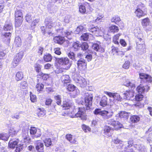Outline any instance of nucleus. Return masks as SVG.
Segmentation results:
<instances>
[{"instance_id": "obj_36", "label": "nucleus", "mask_w": 152, "mask_h": 152, "mask_svg": "<svg viewBox=\"0 0 152 152\" xmlns=\"http://www.w3.org/2000/svg\"><path fill=\"white\" fill-rule=\"evenodd\" d=\"M41 66L39 64H36L35 66V69L36 71L38 73V76H41L43 73L41 71Z\"/></svg>"}, {"instance_id": "obj_24", "label": "nucleus", "mask_w": 152, "mask_h": 152, "mask_svg": "<svg viewBox=\"0 0 152 152\" xmlns=\"http://www.w3.org/2000/svg\"><path fill=\"white\" fill-rule=\"evenodd\" d=\"M77 83L80 85L81 87H85L87 85V82L86 80L83 78H81L78 80Z\"/></svg>"}, {"instance_id": "obj_49", "label": "nucleus", "mask_w": 152, "mask_h": 152, "mask_svg": "<svg viewBox=\"0 0 152 152\" xmlns=\"http://www.w3.org/2000/svg\"><path fill=\"white\" fill-rule=\"evenodd\" d=\"M89 37V34L88 33L83 34L81 36V39L84 41H86L88 39Z\"/></svg>"}, {"instance_id": "obj_11", "label": "nucleus", "mask_w": 152, "mask_h": 152, "mask_svg": "<svg viewBox=\"0 0 152 152\" xmlns=\"http://www.w3.org/2000/svg\"><path fill=\"white\" fill-rule=\"evenodd\" d=\"M46 26V28H51L54 26L55 22H53L52 19L50 18H47L45 19L44 22Z\"/></svg>"}, {"instance_id": "obj_51", "label": "nucleus", "mask_w": 152, "mask_h": 152, "mask_svg": "<svg viewBox=\"0 0 152 152\" xmlns=\"http://www.w3.org/2000/svg\"><path fill=\"white\" fill-rule=\"evenodd\" d=\"M110 29L111 32L114 33L118 32L119 30L118 27L115 25L111 26Z\"/></svg>"}, {"instance_id": "obj_5", "label": "nucleus", "mask_w": 152, "mask_h": 152, "mask_svg": "<svg viewBox=\"0 0 152 152\" xmlns=\"http://www.w3.org/2000/svg\"><path fill=\"white\" fill-rule=\"evenodd\" d=\"M94 113L96 115H100L104 119H108L111 118L113 115V112L110 110H102L101 109H96L94 111Z\"/></svg>"}, {"instance_id": "obj_17", "label": "nucleus", "mask_w": 152, "mask_h": 152, "mask_svg": "<svg viewBox=\"0 0 152 152\" xmlns=\"http://www.w3.org/2000/svg\"><path fill=\"white\" fill-rule=\"evenodd\" d=\"M77 67L79 68H81L83 67H85L87 65V62L83 58L77 59L76 61Z\"/></svg>"}, {"instance_id": "obj_28", "label": "nucleus", "mask_w": 152, "mask_h": 152, "mask_svg": "<svg viewBox=\"0 0 152 152\" xmlns=\"http://www.w3.org/2000/svg\"><path fill=\"white\" fill-rule=\"evenodd\" d=\"M130 120L132 123H137L140 121V117L138 115H132L130 118Z\"/></svg>"}, {"instance_id": "obj_63", "label": "nucleus", "mask_w": 152, "mask_h": 152, "mask_svg": "<svg viewBox=\"0 0 152 152\" xmlns=\"http://www.w3.org/2000/svg\"><path fill=\"white\" fill-rule=\"evenodd\" d=\"M111 49L112 52L114 53L113 54L118 53V50L117 48L115 47L114 46H113L111 47Z\"/></svg>"}, {"instance_id": "obj_16", "label": "nucleus", "mask_w": 152, "mask_h": 152, "mask_svg": "<svg viewBox=\"0 0 152 152\" xmlns=\"http://www.w3.org/2000/svg\"><path fill=\"white\" fill-rule=\"evenodd\" d=\"M113 129L109 126H105L104 129V133L107 137H110L113 133Z\"/></svg>"}, {"instance_id": "obj_27", "label": "nucleus", "mask_w": 152, "mask_h": 152, "mask_svg": "<svg viewBox=\"0 0 152 152\" xmlns=\"http://www.w3.org/2000/svg\"><path fill=\"white\" fill-rule=\"evenodd\" d=\"M107 98L105 96H103L101 99L100 104L102 107H105L107 104Z\"/></svg>"}, {"instance_id": "obj_55", "label": "nucleus", "mask_w": 152, "mask_h": 152, "mask_svg": "<svg viewBox=\"0 0 152 152\" xmlns=\"http://www.w3.org/2000/svg\"><path fill=\"white\" fill-rule=\"evenodd\" d=\"M3 36L5 38H6L7 41H8V42L10 41L11 36V33L10 32L5 33Z\"/></svg>"}, {"instance_id": "obj_50", "label": "nucleus", "mask_w": 152, "mask_h": 152, "mask_svg": "<svg viewBox=\"0 0 152 152\" xmlns=\"http://www.w3.org/2000/svg\"><path fill=\"white\" fill-rule=\"evenodd\" d=\"M44 143L46 147H48L49 146L52 144L51 139L50 138L46 139L44 141Z\"/></svg>"}, {"instance_id": "obj_1", "label": "nucleus", "mask_w": 152, "mask_h": 152, "mask_svg": "<svg viewBox=\"0 0 152 152\" xmlns=\"http://www.w3.org/2000/svg\"><path fill=\"white\" fill-rule=\"evenodd\" d=\"M84 102L83 101L81 104L83 106V108L79 107L77 112L74 115L70 116L72 118H80L82 120H86L87 119L85 111L90 110L91 108L92 103L93 96L88 93H86L85 94Z\"/></svg>"}, {"instance_id": "obj_61", "label": "nucleus", "mask_w": 152, "mask_h": 152, "mask_svg": "<svg viewBox=\"0 0 152 152\" xmlns=\"http://www.w3.org/2000/svg\"><path fill=\"white\" fill-rule=\"evenodd\" d=\"M45 114V112L44 111L41 110L40 109H39L37 115L39 117H42L44 116Z\"/></svg>"}, {"instance_id": "obj_34", "label": "nucleus", "mask_w": 152, "mask_h": 152, "mask_svg": "<svg viewBox=\"0 0 152 152\" xmlns=\"http://www.w3.org/2000/svg\"><path fill=\"white\" fill-rule=\"evenodd\" d=\"M32 36L31 35H29L28 37L25 40L24 42V45L26 46H30L31 40L32 38Z\"/></svg>"}, {"instance_id": "obj_15", "label": "nucleus", "mask_w": 152, "mask_h": 152, "mask_svg": "<svg viewBox=\"0 0 152 152\" xmlns=\"http://www.w3.org/2000/svg\"><path fill=\"white\" fill-rule=\"evenodd\" d=\"M150 89V87L148 86H143L141 85L138 86L137 89V91L138 94H142L144 92H147Z\"/></svg>"}, {"instance_id": "obj_29", "label": "nucleus", "mask_w": 152, "mask_h": 152, "mask_svg": "<svg viewBox=\"0 0 152 152\" xmlns=\"http://www.w3.org/2000/svg\"><path fill=\"white\" fill-rule=\"evenodd\" d=\"M66 139L72 144L76 143V141L75 140V138L72 137V135L71 134H67L66 135Z\"/></svg>"}, {"instance_id": "obj_7", "label": "nucleus", "mask_w": 152, "mask_h": 152, "mask_svg": "<svg viewBox=\"0 0 152 152\" xmlns=\"http://www.w3.org/2000/svg\"><path fill=\"white\" fill-rule=\"evenodd\" d=\"M89 31L94 33L96 36H98L101 32H104V29L102 27L99 28L97 26L92 27L89 28Z\"/></svg>"}, {"instance_id": "obj_13", "label": "nucleus", "mask_w": 152, "mask_h": 152, "mask_svg": "<svg viewBox=\"0 0 152 152\" xmlns=\"http://www.w3.org/2000/svg\"><path fill=\"white\" fill-rule=\"evenodd\" d=\"M107 94L111 97H113L114 100L117 101H121L122 98L120 95L118 93H113L110 92H107Z\"/></svg>"}, {"instance_id": "obj_35", "label": "nucleus", "mask_w": 152, "mask_h": 152, "mask_svg": "<svg viewBox=\"0 0 152 152\" xmlns=\"http://www.w3.org/2000/svg\"><path fill=\"white\" fill-rule=\"evenodd\" d=\"M43 58L44 61L46 62H49L51 61L52 57L50 53H46L44 55Z\"/></svg>"}, {"instance_id": "obj_48", "label": "nucleus", "mask_w": 152, "mask_h": 152, "mask_svg": "<svg viewBox=\"0 0 152 152\" xmlns=\"http://www.w3.org/2000/svg\"><path fill=\"white\" fill-rule=\"evenodd\" d=\"M79 10L80 13L82 14L85 13L86 11L85 6L83 5H80L79 7Z\"/></svg>"}, {"instance_id": "obj_57", "label": "nucleus", "mask_w": 152, "mask_h": 152, "mask_svg": "<svg viewBox=\"0 0 152 152\" xmlns=\"http://www.w3.org/2000/svg\"><path fill=\"white\" fill-rule=\"evenodd\" d=\"M82 128L83 131L85 132H87L88 131H90L91 128L88 126L83 124L82 126Z\"/></svg>"}, {"instance_id": "obj_53", "label": "nucleus", "mask_w": 152, "mask_h": 152, "mask_svg": "<svg viewBox=\"0 0 152 152\" xmlns=\"http://www.w3.org/2000/svg\"><path fill=\"white\" fill-rule=\"evenodd\" d=\"M143 97V95L142 94H138L135 96V99L136 101H141Z\"/></svg>"}, {"instance_id": "obj_6", "label": "nucleus", "mask_w": 152, "mask_h": 152, "mask_svg": "<svg viewBox=\"0 0 152 152\" xmlns=\"http://www.w3.org/2000/svg\"><path fill=\"white\" fill-rule=\"evenodd\" d=\"M23 56V53L22 52H20L16 54L14 59L12 62V66L14 67L16 66L20 61Z\"/></svg>"}, {"instance_id": "obj_41", "label": "nucleus", "mask_w": 152, "mask_h": 152, "mask_svg": "<svg viewBox=\"0 0 152 152\" xmlns=\"http://www.w3.org/2000/svg\"><path fill=\"white\" fill-rule=\"evenodd\" d=\"M66 88L67 90L70 91H73L76 89V87L72 84H68Z\"/></svg>"}, {"instance_id": "obj_10", "label": "nucleus", "mask_w": 152, "mask_h": 152, "mask_svg": "<svg viewBox=\"0 0 152 152\" xmlns=\"http://www.w3.org/2000/svg\"><path fill=\"white\" fill-rule=\"evenodd\" d=\"M108 123L110 125L113 126L115 130H118L122 127V125L118 121H116L113 119L110 120L109 121Z\"/></svg>"}, {"instance_id": "obj_25", "label": "nucleus", "mask_w": 152, "mask_h": 152, "mask_svg": "<svg viewBox=\"0 0 152 152\" xmlns=\"http://www.w3.org/2000/svg\"><path fill=\"white\" fill-rule=\"evenodd\" d=\"M13 26L12 23L10 22H6L4 27V29L6 31H10L12 29Z\"/></svg>"}, {"instance_id": "obj_54", "label": "nucleus", "mask_w": 152, "mask_h": 152, "mask_svg": "<svg viewBox=\"0 0 152 152\" xmlns=\"http://www.w3.org/2000/svg\"><path fill=\"white\" fill-rule=\"evenodd\" d=\"M18 132V129H17L15 127L11 128L10 129L9 132L10 133H12L13 134H16Z\"/></svg>"}, {"instance_id": "obj_8", "label": "nucleus", "mask_w": 152, "mask_h": 152, "mask_svg": "<svg viewBox=\"0 0 152 152\" xmlns=\"http://www.w3.org/2000/svg\"><path fill=\"white\" fill-rule=\"evenodd\" d=\"M22 132V136L24 140H26L25 142L27 141L28 142H31V140L28 134V125L25 127V129L24 128L23 129Z\"/></svg>"}, {"instance_id": "obj_52", "label": "nucleus", "mask_w": 152, "mask_h": 152, "mask_svg": "<svg viewBox=\"0 0 152 152\" xmlns=\"http://www.w3.org/2000/svg\"><path fill=\"white\" fill-rule=\"evenodd\" d=\"M120 20V18L118 16L114 17L111 20L112 22H114L116 24H117V23Z\"/></svg>"}, {"instance_id": "obj_60", "label": "nucleus", "mask_w": 152, "mask_h": 152, "mask_svg": "<svg viewBox=\"0 0 152 152\" xmlns=\"http://www.w3.org/2000/svg\"><path fill=\"white\" fill-rule=\"evenodd\" d=\"M31 15L29 14H27L25 17V20L28 23H30L31 22Z\"/></svg>"}, {"instance_id": "obj_21", "label": "nucleus", "mask_w": 152, "mask_h": 152, "mask_svg": "<svg viewBox=\"0 0 152 152\" xmlns=\"http://www.w3.org/2000/svg\"><path fill=\"white\" fill-rule=\"evenodd\" d=\"M92 48L95 51H99L101 53H103L104 51V49L97 43L93 44L92 45Z\"/></svg>"}, {"instance_id": "obj_38", "label": "nucleus", "mask_w": 152, "mask_h": 152, "mask_svg": "<svg viewBox=\"0 0 152 152\" xmlns=\"http://www.w3.org/2000/svg\"><path fill=\"white\" fill-rule=\"evenodd\" d=\"M37 80L38 83L36 86V88L37 89V91L40 92L43 89L44 86L42 83L39 82V79H37Z\"/></svg>"}, {"instance_id": "obj_39", "label": "nucleus", "mask_w": 152, "mask_h": 152, "mask_svg": "<svg viewBox=\"0 0 152 152\" xmlns=\"http://www.w3.org/2000/svg\"><path fill=\"white\" fill-rule=\"evenodd\" d=\"M40 29L42 33L45 35L46 33H47L49 35H52V34L51 31H47V30H45V28L44 26H42L40 27Z\"/></svg>"}, {"instance_id": "obj_56", "label": "nucleus", "mask_w": 152, "mask_h": 152, "mask_svg": "<svg viewBox=\"0 0 152 152\" xmlns=\"http://www.w3.org/2000/svg\"><path fill=\"white\" fill-rule=\"evenodd\" d=\"M36 128L34 127H31L30 129V132L31 134H34L37 131Z\"/></svg>"}, {"instance_id": "obj_14", "label": "nucleus", "mask_w": 152, "mask_h": 152, "mask_svg": "<svg viewBox=\"0 0 152 152\" xmlns=\"http://www.w3.org/2000/svg\"><path fill=\"white\" fill-rule=\"evenodd\" d=\"M19 140L17 139H11L8 145V148L14 149L18 145Z\"/></svg>"}, {"instance_id": "obj_22", "label": "nucleus", "mask_w": 152, "mask_h": 152, "mask_svg": "<svg viewBox=\"0 0 152 152\" xmlns=\"http://www.w3.org/2000/svg\"><path fill=\"white\" fill-rule=\"evenodd\" d=\"M53 40L56 43L61 45L64 42L65 39L64 37L58 36L54 37Z\"/></svg>"}, {"instance_id": "obj_2", "label": "nucleus", "mask_w": 152, "mask_h": 152, "mask_svg": "<svg viewBox=\"0 0 152 152\" xmlns=\"http://www.w3.org/2000/svg\"><path fill=\"white\" fill-rule=\"evenodd\" d=\"M136 30H134V32L135 33ZM136 37V43L137 45L136 50L137 52L140 54H142L145 50V45L143 39V34L141 33H135Z\"/></svg>"}, {"instance_id": "obj_20", "label": "nucleus", "mask_w": 152, "mask_h": 152, "mask_svg": "<svg viewBox=\"0 0 152 152\" xmlns=\"http://www.w3.org/2000/svg\"><path fill=\"white\" fill-rule=\"evenodd\" d=\"M61 81L64 86H67V84L70 83V81L69 76L68 75L62 76Z\"/></svg>"}, {"instance_id": "obj_3", "label": "nucleus", "mask_w": 152, "mask_h": 152, "mask_svg": "<svg viewBox=\"0 0 152 152\" xmlns=\"http://www.w3.org/2000/svg\"><path fill=\"white\" fill-rule=\"evenodd\" d=\"M15 26L18 27L22 23L23 20V14L20 7H17L15 10Z\"/></svg>"}, {"instance_id": "obj_44", "label": "nucleus", "mask_w": 152, "mask_h": 152, "mask_svg": "<svg viewBox=\"0 0 152 152\" xmlns=\"http://www.w3.org/2000/svg\"><path fill=\"white\" fill-rule=\"evenodd\" d=\"M54 99L56 101V103L58 105H60L61 103V96L58 95L54 96Z\"/></svg>"}, {"instance_id": "obj_26", "label": "nucleus", "mask_w": 152, "mask_h": 152, "mask_svg": "<svg viewBox=\"0 0 152 152\" xmlns=\"http://www.w3.org/2000/svg\"><path fill=\"white\" fill-rule=\"evenodd\" d=\"M133 81V80L130 81L129 80H127L124 83V85L131 88H134L135 87V84Z\"/></svg>"}, {"instance_id": "obj_59", "label": "nucleus", "mask_w": 152, "mask_h": 152, "mask_svg": "<svg viewBox=\"0 0 152 152\" xmlns=\"http://www.w3.org/2000/svg\"><path fill=\"white\" fill-rule=\"evenodd\" d=\"M65 33L66 37H67L68 39H71L70 36L72 34V33L71 31L70 30L66 31V32H65Z\"/></svg>"}, {"instance_id": "obj_31", "label": "nucleus", "mask_w": 152, "mask_h": 152, "mask_svg": "<svg viewBox=\"0 0 152 152\" xmlns=\"http://www.w3.org/2000/svg\"><path fill=\"white\" fill-rule=\"evenodd\" d=\"M24 150L23 144H19L17 145L14 152H23Z\"/></svg>"}, {"instance_id": "obj_12", "label": "nucleus", "mask_w": 152, "mask_h": 152, "mask_svg": "<svg viewBox=\"0 0 152 152\" xmlns=\"http://www.w3.org/2000/svg\"><path fill=\"white\" fill-rule=\"evenodd\" d=\"M139 76L140 78L142 80V81L145 82H148V83L152 82V77L151 76L148 74L141 73H140Z\"/></svg>"}, {"instance_id": "obj_64", "label": "nucleus", "mask_w": 152, "mask_h": 152, "mask_svg": "<svg viewBox=\"0 0 152 152\" xmlns=\"http://www.w3.org/2000/svg\"><path fill=\"white\" fill-rule=\"evenodd\" d=\"M34 134L33 137L34 138L39 137L41 135V132L39 129H38L36 133Z\"/></svg>"}, {"instance_id": "obj_19", "label": "nucleus", "mask_w": 152, "mask_h": 152, "mask_svg": "<svg viewBox=\"0 0 152 152\" xmlns=\"http://www.w3.org/2000/svg\"><path fill=\"white\" fill-rule=\"evenodd\" d=\"M123 99H125L130 100L134 96V94L131 91H126L123 94Z\"/></svg>"}, {"instance_id": "obj_4", "label": "nucleus", "mask_w": 152, "mask_h": 152, "mask_svg": "<svg viewBox=\"0 0 152 152\" xmlns=\"http://www.w3.org/2000/svg\"><path fill=\"white\" fill-rule=\"evenodd\" d=\"M56 60L58 63L64 69H68L71 65V62L67 57H64L61 58H56Z\"/></svg>"}, {"instance_id": "obj_45", "label": "nucleus", "mask_w": 152, "mask_h": 152, "mask_svg": "<svg viewBox=\"0 0 152 152\" xmlns=\"http://www.w3.org/2000/svg\"><path fill=\"white\" fill-rule=\"evenodd\" d=\"M9 136L7 134L2 133L0 134V139L7 141L8 140Z\"/></svg>"}, {"instance_id": "obj_46", "label": "nucleus", "mask_w": 152, "mask_h": 152, "mask_svg": "<svg viewBox=\"0 0 152 152\" xmlns=\"http://www.w3.org/2000/svg\"><path fill=\"white\" fill-rule=\"evenodd\" d=\"M150 23L149 19L148 18H145L142 20V24L144 27H146L149 26Z\"/></svg>"}, {"instance_id": "obj_58", "label": "nucleus", "mask_w": 152, "mask_h": 152, "mask_svg": "<svg viewBox=\"0 0 152 152\" xmlns=\"http://www.w3.org/2000/svg\"><path fill=\"white\" fill-rule=\"evenodd\" d=\"M130 65V62L129 61H125L123 65V67L126 69L129 68Z\"/></svg>"}, {"instance_id": "obj_43", "label": "nucleus", "mask_w": 152, "mask_h": 152, "mask_svg": "<svg viewBox=\"0 0 152 152\" xmlns=\"http://www.w3.org/2000/svg\"><path fill=\"white\" fill-rule=\"evenodd\" d=\"M84 29V28L83 26H79L74 31L75 33L76 34H78L80 32L83 31Z\"/></svg>"}, {"instance_id": "obj_62", "label": "nucleus", "mask_w": 152, "mask_h": 152, "mask_svg": "<svg viewBox=\"0 0 152 152\" xmlns=\"http://www.w3.org/2000/svg\"><path fill=\"white\" fill-rule=\"evenodd\" d=\"M113 141V142L116 144H121L123 142L120 140L118 138H116L114 139Z\"/></svg>"}, {"instance_id": "obj_9", "label": "nucleus", "mask_w": 152, "mask_h": 152, "mask_svg": "<svg viewBox=\"0 0 152 152\" xmlns=\"http://www.w3.org/2000/svg\"><path fill=\"white\" fill-rule=\"evenodd\" d=\"M144 7V5L142 4H139L138 6V8L136 10L135 12L137 17L140 18L145 15V13L142 11V7Z\"/></svg>"}, {"instance_id": "obj_30", "label": "nucleus", "mask_w": 152, "mask_h": 152, "mask_svg": "<svg viewBox=\"0 0 152 152\" xmlns=\"http://www.w3.org/2000/svg\"><path fill=\"white\" fill-rule=\"evenodd\" d=\"M21 41L20 38L19 37H17L15 38L14 45L16 47L20 46L21 45Z\"/></svg>"}, {"instance_id": "obj_37", "label": "nucleus", "mask_w": 152, "mask_h": 152, "mask_svg": "<svg viewBox=\"0 0 152 152\" xmlns=\"http://www.w3.org/2000/svg\"><path fill=\"white\" fill-rule=\"evenodd\" d=\"M67 54L69 58L72 60L75 61H76L77 60L75 57V54L74 52L70 51L67 53Z\"/></svg>"}, {"instance_id": "obj_33", "label": "nucleus", "mask_w": 152, "mask_h": 152, "mask_svg": "<svg viewBox=\"0 0 152 152\" xmlns=\"http://www.w3.org/2000/svg\"><path fill=\"white\" fill-rule=\"evenodd\" d=\"M129 113L125 111H121L119 114V117L121 118H124L125 119H127L129 117Z\"/></svg>"}, {"instance_id": "obj_47", "label": "nucleus", "mask_w": 152, "mask_h": 152, "mask_svg": "<svg viewBox=\"0 0 152 152\" xmlns=\"http://www.w3.org/2000/svg\"><path fill=\"white\" fill-rule=\"evenodd\" d=\"M62 106L64 108V109L67 110L69 109L71 107V104H70L69 103L65 101L63 102Z\"/></svg>"}, {"instance_id": "obj_23", "label": "nucleus", "mask_w": 152, "mask_h": 152, "mask_svg": "<svg viewBox=\"0 0 152 152\" xmlns=\"http://www.w3.org/2000/svg\"><path fill=\"white\" fill-rule=\"evenodd\" d=\"M94 55L96 56V53L95 52L92 51H90L88 52H87L85 58L88 62L92 60L93 56H94Z\"/></svg>"}, {"instance_id": "obj_32", "label": "nucleus", "mask_w": 152, "mask_h": 152, "mask_svg": "<svg viewBox=\"0 0 152 152\" xmlns=\"http://www.w3.org/2000/svg\"><path fill=\"white\" fill-rule=\"evenodd\" d=\"M80 46V43L78 41L73 42L72 44V48L75 51H77L79 50Z\"/></svg>"}, {"instance_id": "obj_42", "label": "nucleus", "mask_w": 152, "mask_h": 152, "mask_svg": "<svg viewBox=\"0 0 152 152\" xmlns=\"http://www.w3.org/2000/svg\"><path fill=\"white\" fill-rule=\"evenodd\" d=\"M80 46L81 49L83 51L87 50L89 47L88 44L86 42H84L82 44L80 43Z\"/></svg>"}, {"instance_id": "obj_40", "label": "nucleus", "mask_w": 152, "mask_h": 152, "mask_svg": "<svg viewBox=\"0 0 152 152\" xmlns=\"http://www.w3.org/2000/svg\"><path fill=\"white\" fill-rule=\"evenodd\" d=\"M23 78V72H18L16 75V80L17 81L21 80Z\"/></svg>"}, {"instance_id": "obj_18", "label": "nucleus", "mask_w": 152, "mask_h": 152, "mask_svg": "<svg viewBox=\"0 0 152 152\" xmlns=\"http://www.w3.org/2000/svg\"><path fill=\"white\" fill-rule=\"evenodd\" d=\"M36 150L38 152H44V145L43 144L40 142H38L35 144Z\"/></svg>"}]
</instances>
